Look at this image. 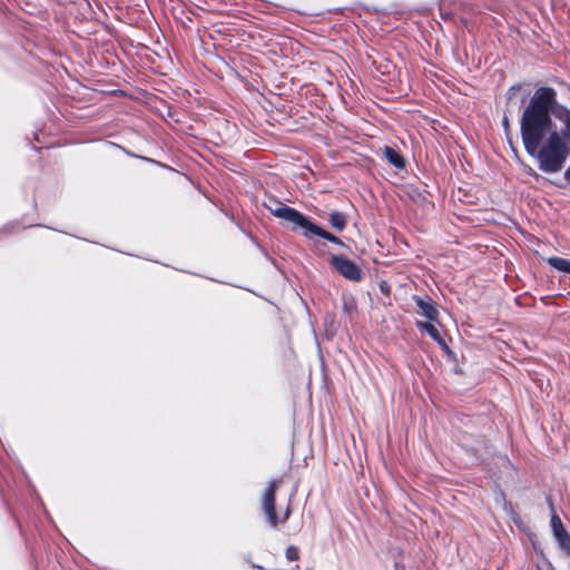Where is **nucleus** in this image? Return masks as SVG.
I'll return each instance as SVG.
<instances>
[{"label": "nucleus", "mask_w": 570, "mask_h": 570, "mask_svg": "<svg viewBox=\"0 0 570 570\" xmlns=\"http://www.w3.org/2000/svg\"><path fill=\"white\" fill-rule=\"evenodd\" d=\"M557 91L552 87L542 86L529 98L520 117L522 142H548L556 132L553 121Z\"/></svg>", "instance_id": "nucleus-1"}, {"label": "nucleus", "mask_w": 570, "mask_h": 570, "mask_svg": "<svg viewBox=\"0 0 570 570\" xmlns=\"http://www.w3.org/2000/svg\"><path fill=\"white\" fill-rule=\"evenodd\" d=\"M282 483L283 478L269 481L261 498V509L263 515L266 523L272 529H277L278 525L285 524L293 513L291 498L287 500L284 507L279 505L278 510L276 508V492Z\"/></svg>", "instance_id": "nucleus-2"}, {"label": "nucleus", "mask_w": 570, "mask_h": 570, "mask_svg": "<svg viewBox=\"0 0 570 570\" xmlns=\"http://www.w3.org/2000/svg\"><path fill=\"white\" fill-rule=\"evenodd\" d=\"M527 153L535 158L539 169L543 173L554 174L563 168L569 157V145H524Z\"/></svg>", "instance_id": "nucleus-3"}, {"label": "nucleus", "mask_w": 570, "mask_h": 570, "mask_svg": "<svg viewBox=\"0 0 570 570\" xmlns=\"http://www.w3.org/2000/svg\"><path fill=\"white\" fill-rule=\"evenodd\" d=\"M277 213L282 217L286 218L287 223H291L293 225V232H297L299 229L302 230V234L307 238H309L311 236H318L321 238L326 239L330 243L344 245L341 238L323 229L321 226L309 220L305 215H303L297 209H283L282 212Z\"/></svg>", "instance_id": "nucleus-4"}, {"label": "nucleus", "mask_w": 570, "mask_h": 570, "mask_svg": "<svg viewBox=\"0 0 570 570\" xmlns=\"http://www.w3.org/2000/svg\"><path fill=\"white\" fill-rule=\"evenodd\" d=\"M553 121L557 135H552L548 142H570V109L557 101Z\"/></svg>", "instance_id": "nucleus-5"}, {"label": "nucleus", "mask_w": 570, "mask_h": 570, "mask_svg": "<svg viewBox=\"0 0 570 570\" xmlns=\"http://www.w3.org/2000/svg\"><path fill=\"white\" fill-rule=\"evenodd\" d=\"M330 265L344 278L351 282H360L363 278L361 267L352 259L342 255H332Z\"/></svg>", "instance_id": "nucleus-6"}, {"label": "nucleus", "mask_w": 570, "mask_h": 570, "mask_svg": "<svg viewBox=\"0 0 570 570\" xmlns=\"http://www.w3.org/2000/svg\"><path fill=\"white\" fill-rule=\"evenodd\" d=\"M413 301L417 306V313L428 318L430 322H439V309L436 303L429 296L414 295Z\"/></svg>", "instance_id": "nucleus-7"}, {"label": "nucleus", "mask_w": 570, "mask_h": 570, "mask_svg": "<svg viewBox=\"0 0 570 570\" xmlns=\"http://www.w3.org/2000/svg\"><path fill=\"white\" fill-rule=\"evenodd\" d=\"M415 325L421 332L428 333L429 336L433 341H435L443 350L449 351L448 344L445 343L444 338L441 336L439 330L435 327L433 322L416 321Z\"/></svg>", "instance_id": "nucleus-8"}, {"label": "nucleus", "mask_w": 570, "mask_h": 570, "mask_svg": "<svg viewBox=\"0 0 570 570\" xmlns=\"http://www.w3.org/2000/svg\"><path fill=\"white\" fill-rule=\"evenodd\" d=\"M383 156L395 168H397V169H405V167H406V159L400 153V150H397V149L386 145L384 147V149H383Z\"/></svg>", "instance_id": "nucleus-9"}, {"label": "nucleus", "mask_w": 570, "mask_h": 570, "mask_svg": "<svg viewBox=\"0 0 570 570\" xmlns=\"http://www.w3.org/2000/svg\"><path fill=\"white\" fill-rule=\"evenodd\" d=\"M328 223L333 228H335L338 232H342L343 229H345L347 225V218L344 213L335 210L328 215Z\"/></svg>", "instance_id": "nucleus-10"}, {"label": "nucleus", "mask_w": 570, "mask_h": 570, "mask_svg": "<svg viewBox=\"0 0 570 570\" xmlns=\"http://www.w3.org/2000/svg\"><path fill=\"white\" fill-rule=\"evenodd\" d=\"M265 207L271 212L272 215H274L275 217H277L284 222H287V219L282 217L277 212H282L283 209H294L293 207H289V206L285 205L284 203H282L277 199H274V198H271L269 204H265Z\"/></svg>", "instance_id": "nucleus-11"}, {"label": "nucleus", "mask_w": 570, "mask_h": 570, "mask_svg": "<svg viewBox=\"0 0 570 570\" xmlns=\"http://www.w3.org/2000/svg\"><path fill=\"white\" fill-rule=\"evenodd\" d=\"M548 264L553 268L570 274V259L552 256L547 259Z\"/></svg>", "instance_id": "nucleus-12"}, {"label": "nucleus", "mask_w": 570, "mask_h": 570, "mask_svg": "<svg viewBox=\"0 0 570 570\" xmlns=\"http://www.w3.org/2000/svg\"><path fill=\"white\" fill-rule=\"evenodd\" d=\"M285 557L288 561H297L299 559V550L296 546H288L285 550Z\"/></svg>", "instance_id": "nucleus-13"}, {"label": "nucleus", "mask_w": 570, "mask_h": 570, "mask_svg": "<svg viewBox=\"0 0 570 570\" xmlns=\"http://www.w3.org/2000/svg\"><path fill=\"white\" fill-rule=\"evenodd\" d=\"M522 87H523L522 83H515L508 89L507 95H505L508 104L512 101L515 94L518 91H520L522 89Z\"/></svg>", "instance_id": "nucleus-14"}, {"label": "nucleus", "mask_w": 570, "mask_h": 570, "mask_svg": "<svg viewBox=\"0 0 570 570\" xmlns=\"http://www.w3.org/2000/svg\"><path fill=\"white\" fill-rule=\"evenodd\" d=\"M21 226L19 223L17 222H12V223H8L6 224L2 228H1V232L6 233V234H11V233H14V232H18L20 230Z\"/></svg>", "instance_id": "nucleus-15"}, {"label": "nucleus", "mask_w": 570, "mask_h": 570, "mask_svg": "<svg viewBox=\"0 0 570 570\" xmlns=\"http://www.w3.org/2000/svg\"><path fill=\"white\" fill-rule=\"evenodd\" d=\"M177 114V110L176 109H173V107L168 106L167 107V117L174 121H178V119L175 117Z\"/></svg>", "instance_id": "nucleus-16"}, {"label": "nucleus", "mask_w": 570, "mask_h": 570, "mask_svg": "<svg viewBox=\"0 0 570 570\" xmlns=\"http://www.w3.org/2000/svg\"><path fill=\"white\" fill-rule=\"evenodd\" d=\"M538 570H556V568L550 561H547L543 567L538 566Z\"/></svg>", "instance_id": "nucleus-17"}, {"label": "nucleus", "mask_w": 570, "mask_h": 570, "mask_svg": "<svg viewBox=\"0 0 570 570\" xmlns=\"http://www.w3.org/2000/svg\"><path fill=\"white\" fill-rule=\"evenodd\" d=\"M395 570H405V567L403 564L395 563L394 564Z\"/></svg>", "instance_id": "nucleus-18"}, {"label": "nucleus", "mask_w": 570, "mask_h": 570, "mask_svg": "<svg viewBox=\"0 0 570 570\" xmlns=\"http://www.w3.org/2000/svg\"><path fill=\"white\" fill-rule=\"evenodd\" d=\"M510 148L513 150L514 154H517L515 145L510 144Z\"/></svg>", "instance_id": "nucleus-19"}, {"label": "nucleus", "mask_w": 570, "mask_h": 570, "mask_svg": "<svg viewBox=\"0 0 570 570\" xmlns=\"http://www.w3.org/2000/svg\"><path fill=\"white\" fill-rule=\"evenodd\" d=\"M529 97V92H527L523 97H522V102L525 101V99Z\"/></svg>", "instance_id": "nucleus-20"}, {"label": "nucleus", "mask_w": 570, "mask_h": 570, "mask_svg": "<svg viewBox=\"0 0 570 570\" xmlns=\"http://www.w3.org/2000/svg\"><path fill=\"white\" fill-rule=\"evenodd\" d=\"M508 124H509V122H508V118H507V117H504V119H503V125H504L505 127H508Z\"/></svg>", "instance_id": "nucleus-21"}]
</instances>
